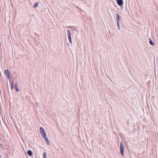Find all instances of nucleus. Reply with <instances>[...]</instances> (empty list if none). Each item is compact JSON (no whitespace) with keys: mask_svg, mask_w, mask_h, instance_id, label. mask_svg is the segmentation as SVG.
Listing matches in <instances>:
<instances>
[{"mask_svg":"<svg viewBox=\"0 0 158 158\" xmlns=\"http://www.w3.org/2000/svg\"><path fill=\"white\" fill-rule=\"evenodd\" d=\"M124 148L123 143L122 142H121L120 143V152L122 156L124 155Z\"/></svg>","mask_w":158,"mask_h":158,"instance_id":"nucleus-1","label":"nucleus"},{"mask_svg":"<svg viewBox=\"0 0 158 158\" xmlns=\"http://www.w3.org/2000/svg\"><path fill=\"white\" fill-rule=\"evenodd\" d=\"M4 73L6 76L7 77L10 79V71L8 69H6L4 71Z\"/></svg>","mask_w":158,"mask_h":158,"instance_id":"nucleus-2","label":"nucleus"},{"mask_svg":"<svg viewBox=\"0 0 158 158\" xmlns=\"http://www.w3.org/2000/svg\"><path fill=\"white\" fill-rule=\"evenodd\" d=\"M40 132L42 137L46 136V135L45 133L44 130L42 127H40Z\"/></svg>","mask_w":158,"mask_h":158,"instance_id":"nucleus-3","label":"nucleus"},{"mask_svg":"<svg viewBox=\"0 0 158 158\" xmlns=\"http://www.w3.org/2000/svg\"><path fill=\"white\" fill-rule=\"evenodd\" d=\"M115 16L116 17V19L117 22H120V21L121 20V19L122 17L121 16H120L118 14H115Z\"/></svg>","mask_w":158,"mask_h":158,"instance_id":"nucleus-4","label":"nucleus"},{"mask_svg":"<svg viewBox=\"0 0 158 158\" xmlns=\"http://www.w3.org/2000/svg\"><path fill=\"white\" fill-rule=\"evenodd\" d=\"M9 82L10 83V85L11 90L14 89V82L13 80L11 79L9 80Z\"/></svg>","mask_w":158,"mask_h":158,"instance_id":"nucleus-5","label":"nucleus"},{"mask_svg":"<svg viewBox=\"0 0 158 158\" xmlns=\"http://www.w3.org/2000/svg\"><path fill=\"white\" fill-rule=\"evenodd\" d=\"M119 6H122L123 4V0H116Z\"/></svg>","mask_w":158,"mask_h":158,"instance_id":"nucleus-6","label":"nucleus"},{"mask_svg":"<svg viewBox=\"0 0 158 158\" xmlns=\"http://www.w3.org/2000/svg\"><path fill=\"white\" fill-rule=\"evenodd\" d=\"M43 137L44 139L48 145H49L50 144L48 138L46 136H43Z\"/></svg>","mask_w":158,"mask_h":158,"instance_id":"nucleus-7","label":"nucleus"},{"mask_svg":"<svg viewBox=\"0 0 158 158\" xmlns=\"http://www.w3.org/2000/svg\"><path fill=\"white\" fill-rule=\"evenodd\" d=\"M27 153L28 154V155L30 156H33V153L32 151L30 150H28L27 152Z\"/></svg>","mask_w":158,"mask_h":158,"instance_id":"nucleus-8","label":"nucleus"},{"mask_svg":"<svg viewBox=\"0 0 158 158\" xmlns=\"http://www.w3.org/2000/svg\"><path fill=\"white\" fill-rule=\"evenodd\" d=\"M67 35L68 38L71 37V33L70 30L69 29H68L67 30Z\"/></svg>","mask_w":158,"mask_h":158,"instance_id":"nucleus-9","label":"nucleus"},{"mask_svg":"<svg viewBox=\"0 0 158 158\" xmlns=\"http://www.w3.org/2000/svg\"><path fill=\"white\" fill-rule=\"evenodd\" d=\"M149 43L150 45H152V46H154V43L153 42L152 40H151L150 38H149Z\"/></svg>","mask_w":158,"mask_h":158,"instance_id":"nucleus-10","label":"nucleus"},{"mask_svg":"<svg viewBox=\"0 0 158 158\" xmlns=\"http://www.w3.org/2000/svg\"><path fill=\"white\" fill-rule=\"evenodd\" d=\"M15 90L17 92H18L19 91V89L18 88L17 86V82L16 83L15 85Z\"/></svg>","mask_w":158,"mask_h":158,"instance_id":"nucleus-11","label":"nucleus"},{"mask_svg":"<svg viewBox=\"0 0 158 158\" xmlns=\"http://www.w3.org/2000/svg\"><path fill=\"white\" fill-rule=\"evenodd\" d=\"M117 25L118 28V29L120 30V25L119 22H117Z\"/></svg>","mask_w":158,"mask_h":158,"instance_id":"nucleus-12","label":"nucleus"},{"mask_svg":"<svg viewBox=\"0 0 158 158\" xmlns=\"http://www.w3.org/2000/svg\"><path fill=\"white\" fill-rule=\"evenodd\" d=\"M39 3L38 2H37L35 3L34 4V7H37L38 6Z\"/></svg>","mask_w":158,"mask_h":158,"instance_id":"nucleus-13","label":"nucleus"},{"mask_svg":"<svg viewBox=\"0 0 158 158\" xmlns=\"http://www.w3.org/2000/svg\"><path fill=\"white\" fill-rule=\"evenodd\" d=\"M46 154L45 152H44L43 154V158H46Z\"/></svg>","mask_w":158,"mask_h":158,"instance_id":"nucleus-14","label":"nucleus"},{"mask_svg":"<svg viewBox=\"0 0 158 158\" xmlns=\"http://www.w3.org/2000/svg\"><path fill=\"white\" fill-rule=\"evenodd\" d=\"M68 38H69V41L70 43L71 44H72V42L71 37Z\"/></svg>","mask_w":158,"mask_h":158,"instance_id":"nucleus-15","label":"nucleus"},{"mask_svg":"<svg viewBox=\"0 0 158 158\" xmlns=\"http://www.w3.org/2000/svg\"><path fill=\"white\" fill-rule=\"evenodd\" d=\"M2 56H1L0 57V61H1V62H2Z\"/></svg>","mask_w":158,"mask_h":158,"instance_id":"nucleus-16","label":"nucleus"},{"mask_svg":"<svg viewBox=\"0 0 158 158\" xmlns=\"http://www.w3.org/2000/svg\"><path fill=\"white\" fill-rule=\"evenodd\" d=\"M36 104L38 106L39 104L38 102L36 103Z\"/></svg>","mask_w":158,"mask_h":158,"instance_id":"nucleus-17","label":"nucleus"},{"mask_svg":"<svg viewBox=\"0 0 158 158\" xmlns=\"http://www.w3.org/2000/svg\"><path fill=\"white\" fill-rule=\"evenodd\" d=\"M69 27V28H71V27Z\"/></svg>","mask_w":158,"mask_h":158,"instance_id":"nucleus-18","label":"nucleus"},{"mask_svg":"<svg viewBox=\"0 0 158 158\" xmlns=\"http://www.w3.org/2000/svg\"><path fill=\"white\" fill-rule=\"evenodd\" d=\"M1 157V156H0V158Z\"/></svg>","mask_w":158,"mask_h":158,"instance_id":"nucleus-19","label":"nucleus"}]
</instances>
